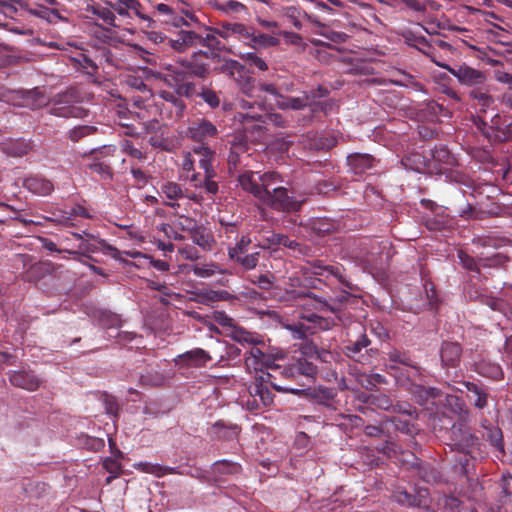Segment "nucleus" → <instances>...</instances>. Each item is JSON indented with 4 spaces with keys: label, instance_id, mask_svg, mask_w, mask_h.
<instances>
[{
    "label": "nucleus",
    "instance_id": "obj_1",
    "mask_svg": "<svg viewBox=\"0 0 512 512\" xmlns=\"http://www.w3.org/2000/svg\"><path fill=\"white\" fill-rule=\"evenodd\" d=\"M267 189L261 203L279 212H296L299 211L302 205L306 202L304 196H295L294 191L289 195L287 187L283 186L284 183L281 175L274 171L273 174L266 176Z\"/></svg>",
    "mask_w": 512,
    "mask_h": 512
},
{
    "label": "nucleus",
    "instance_id": "obj_2",
    "mask_svg": "<svg viewBox=\"0 0 512 512\" xmlns=\"http://www.w3.org/2000/svg\"><path fill=\"white\" fill-rule=\"evenodd\" d=\"M276 375L269 371H261L254 376V380L248 386L249 396L246 400L247 409L259 410L270 406L273 403V394L267 384H270L277 391L297 393L298 390L289 389L276 383Z\"/></svg>",
    "mask_w": 512,
    "mask_h": 512
},
{
    "label": "nucleus",
    "instance_id": "obj_3",
    "mask_svg": "<svg viewBox=\"0 0 512 512\" xmlns=\"http://www.w3.org/2000/svg\"><path fill=\"white\" fill-rule=\"evenodd\" d=\"M473 125L490 143H504L512 140V117L494 114L490 121L481 115H473Z\"/></svg>",
    "mask_w": 512,
    "mask_h": 512
},
{
    "label": "nucleus",
    "instance_id": "obj_4",
    "mask_svg": "<svg viewBox=\"0 0 512 512\" xmlns=\"http://www.w3.org/2000/svg\"><path fill=\"white\" fill-rule=\"evenodd\" d=\"M470 414L468 409L460 407L458 420L450 428V446L452 450L470 454L480 445L479 438L469 426Z\"/></svg>",
    "mask_w": 512,
    "mask_h": 512
},
{
    "label": "nucleus",
    "instance_id": "obj_5",
    "mask_svg": "<svg viewBox=\"0 0 512 512\" xmlns=\"http://www.w3.org/2000/svg\"><path fill=\"white\" fill-rule=\"evenodd\" d=\"M81 96L77 89L70 88L65 92L58 93L52 100L50 113L57 117L70 118L81 117L85 110L75 104L80 102Z\"/></svg>",
    "mask_w": 512,
    "mask_h": 512
},
{
    "label": "nucleus",
    "instance_id": "obj_6",
    "mask_svg": "<svg viewBox=\"0 0 512 512\" xmlns=\"http://www.w3.org/2000/svg\"><path fill=\"white\" fill-rule=\"evenodd\" d=\"M189 78V73L182 66H169L163 81L173 88L178 96L192 98L196 96L197 89L195 83L190 81Z\"/></svg>",
    "mask_w": 512,
    "mask_h": 512
},
{
    "label": "nucleus",
    "instance_id": "obj_7",
    "mask_svg": "<svg viewBox=\"0 0 512 512\" xmlns=\"http://www.w3.org/2000/svg\"><path fill=\"white\" fill-rule=\"evenodd\" d=\"M219 136L217 126L208 119L196 118L192 120L185 131V137L197 144L211 145Z\"/></svg>",
    "mask_w": 512,
    "mask_h": 512
},
{
    "label": "nucleus",
    "instance_id": "obj_8",
    "mask_svg": "<svg viewBox=\"0 0 512 512\" xmlns=\"http://www.w3.org/2000/svg\"><path fill=\"white\" fill-rule=\"evenodd\" d=\"M344 354L360 363H369L378 355V348L371 347V340L366 332H361L355 340H349L343 348Z\"/></svg>",
    "mask_w": 512,
    "mask_h": 512
},
{
    "label": "nucleus",
    "instance_id": "obj_9",
    "mask_svg": "<svg viewBox=\"0 0 512 512\" xmlns=\"http://www.w3.org/2000/svg\"><path fill=\"white\" fill-rule=\"evenodd\" d=\"M237 107L240 109L237 119L244 125L255 122V127L260 128L266 122L267 108L263 102L240 98L237 100Z\"/></svg>",
    "mask_w": 512,
    "mask_h": 512
},
{
    "label": "nucleus",
    "instance_id": "obj_10",
    "mask_svg": "<svg viewBox=\"0 0 512 512\" xmlns=\"http://www.w3.org/2000/svg\"><path fill=\"white\" fill-rule=\"evenodd\" d=\"M274 171H268L265 173L253 172L245 170L238 175V183L241 188L252 194L260 202L262 201L265 193L267 192L266 187V176L273 174Z\"/></svg>",
    "mask_w": 512,
    "mask_h": 512
},
{
    "label": "nucleus",
    "instance_id": "obj_11",
    "mask_svg": "<svg viewBox=\"0 0 512 512\" xmlns=\"http://www.w3.org/2000/svg\"><path fill=\"white\" fill-rule=\"evenodd\" d=\"M438 66L446 69L450 74L457 78L460 84L469 87H483L487 81V75L484 71L472 68L465 64L457 67H451L449 65H442L438 63Z\"/></svg>",
    "mask_w": 512,
    "mask_h": 512
},
{
    "label": "nucleus",
    "instance_id": "obj_12",
    "mask_svg": "<svg viewBox=\"0 0 512 512\" xmlns=\"http://www.w3.org/2000/svg\"><path fill=\"white\" fill-rule=\"evenodd\" d=\"M245 365L248 370L253 369L255 375L260 374L261 371L271 370L274 373H279L281 367L274 363L271 355L263 352L260 348L253 346L245 356Z\"/></svg>",
    "mask_w": 512,
    "mask_h": 512
},
{
    "label": "nucleus",
    "instance_id": "obj_13",
    "mask_svg": "<svg viewBox=\"0 0 512 512\" xmlns=\"http://www.w3.org/2000/svg\"><path fill=\"white\" fill-rule=\"evenodd\" d=\"M222 71L235 80L241 91L248 98H252L254 79L246 74L247 70L244 65L236 60H228L223 64Z\"/></svg>",
    "mask_w": 512,
    "mask_h": 512
},
{
    "label": "nucleus",
    "instance_id": "obj_14",
    "mask_svg": "<svg viewBox=\"0 0 512 512\" xmlns=\"http://www.w3.org/2000/svg\"><path fill=\"white\" fill-rule=\"evenodd\" d=\"M202 57L208 59L211 57V53L199 50L197 52H194L190 58L181 59L178 61V63L180 66L185 68V70L189 73L190 76L205 79L210 72L208 64L201 61Z\"/></svg>",
    "mask_w": 512,
    "mask_h": 512
},
{
    "label": "nucleus",
    "instance_id": "obj_15",
    "mask_svg": "<svg viewBox=\"0 0 512 512\" xmlns=\"http://www.w3.org/2000/svg\"><path fill=\"white\" fill-rule=\"evenodd\" d=\"M462 353V346L458 342H442L439 350L442 368H457L460 364Z\"/></svg>",
    "mask_w": 512,
    "mask_h": 512
},
{
    "label": "nucleus",
    "instance_id": "obj_16",
    "mask_svg": "<svg viewBox=\"0 0 512 512\" xmlns=\"http://www.w3.org/2000/svg\"><path fill=\"white\" fill-rule=\"evenodd\" d=\"M316 373V366L306 358H298L279 371V374L286 378H295L300 375L312 378Z\"/></svg>",
    "mask_w": 512,
    "mask_h": 512
},
{
    "label": "nucleus",
    "instance_id": "obj_17",
    "mask_svg": "<svg viewBox=\"0 0 512 512\" xmlns=\"http://www.w3.org/2000/svg\"><path fill=\"white\" fill-rule=\"evenodd\" d=\"M401 387L405 388L420 405H426L429 401L441 396V391L435 387H425L416 383L401 382Z\"/></svg>",
    "mask_w": 512,
    "mask_h": 512
},
{
    "label": "nucleus",
    "instance_id": "obj_18",
    "mask_svg": "<svg viewBox=\"0 0 512 512\" xmlns=\"http://www.w3.org/2000/svg\"><path fill=\"white\" fill-rule=\"evenodd\" d=\"M462 384L467 390V398L475 408L482 410L488 406L487 386L470 381H464Z\"/></svg>",
    "mask_w": 512,
    "mask_h": 512
},
{
    "label": "nucleus",
    "instance_id": "obj_19",
    "mask_svg": "<svg viewBox=\"0 0 512 512\" xmlns=\"http://www.w3.org/2000/svg\"><path fill=\"white\" fill-rule=\"evenodd\" d=\"M9 380L15 387L35 391L40 386V379L31 371H14L10 374Z\"/></svg>",
    "mask_w": 512,
    "mask_h": 512
},
{
    "label": "nucleus",
    "instance_id": "obj_20",
    "mask_svg": "<svg viewBox=\"0 0 512 512\" xmlns=\"http://www.w3.org/2000/svg\"><path fill=\"white\" fill-rule=\"evenodd\" d=\"M388 368L391 371H394V376L399 386H401V382L408 385V383H414V381L417 379H422V369L419 366L413 364V362H411L410 365L404 369H401L394 364L389 365Z\"/></svg>",
    "mask_w": 512,
    "mask_h": 512
},
{
    "label": "nucleus",
    "instance_id": "obj_21",
    "mask_svg": "<svg viewBox=\"0 0 512 512\" xmlns=\"http://www.w3.org/2000/svg\"><path fill=\"white\" fill-rule=\"evenodd\" d=\"M199 34L195 31L181 30L175 39H168V45L178 52H184L188 48L198 46Z\"/></svg>",
    "mask_w": 512,
    "mask_h": 512
},
{
    "label": "nucleus",
    "instance_id": "obj_22",
    "mask_svg": "<svg viewBox=\"0 0 512 512\" xmlns=\"http://www.w3.org/2000/svg\"><path fill=\"white\" fill-rule=\"evenodd\" d=\"M309 396L313 402L328 409L335 410L337 392L334 388L318 387L310 391Z\"/></svg>",
    "mask_w": 512,
    "mask_h": 512
},
{
    "label": "nucleus",
    "instance_id": "obj_23",
    "mask_svg": "<svg viewBox=\"0 0 512 512\" xmlns=\"http://www.w3.org/2000/svg\"><path fill=\"white\" fill-rule=\"evenodd\" d=\"M376 160L369 154L354 153L347 157V164L355 174H362L374 167Z\"/></svg>",
    "mask_w": 512,
    "mask_h": 512
},
{
    "label": "nucleus",
    "instance_id": "obj_24",
    "mask_svg": "<svg viewBox=\"0 0 512 512\" xmlns=\"http://www.w3.org/2000/svg\"><path fill=\"white\" fill-rule=\"evenodd\" d=\"M474 371L479 375L495 381L503 379L504 373L501 366L493 361L481 359L474 365Z\"/></svg>",
    "mask_w": 512,
    "mask_h": 512
},
{
    "label": "nucleus",
    "instance_id": "obj_25",
    "mask_svg": "<svg viewBox=\"0 0 512 512\" xmlns=\"http://www.w3.org/2000/svg\"><path fill=\"white\" fill-rule=\"evenodd\" d=\"M191 151L199 157V166L204 170V173H210L209 171L214 170L212 163L215 160L216 153L211 145L196 144Z\"/></svg>",
    "mask_w": 512,
    "mask_h": 512
},
{
    "label": "nucleus",
    "instance_id": "obj_26",
    "mask_svg": "<svg viewBox=\"0 0 512 512\" xmlns=\"http://www.w3.org/2000/svg\"><path fill=\"white\" fill-rule=\"evenodd\" d=\"M55 272V265L51 261H43L31 265L25 273V280L37 283L44 277Z\"/></svg>",
    "mask_w": 512,
    "mask_h": 512
},
{
    "label": "nucleus",
    "instance_id": "obj_27",
    "mask_svg": "<svg viewBox=\"0 0 512 512\" xmlns=\"http://www.w3.org/2000/svg\"><path fill=\"white\" fill-rule=\"evenodd\" d=\"M240 432V429L237 425L230 424L226 425L222 421H218L214 423L211 428L209 429V435L212 438L218 439V440H233L236 439L238 434Z\"/></svg>",
    "mask_w": 512,
    "mask_h": 512
},
{
    "label": "nucleus",
    "instance_id": "obj_28",
    "mask_svg": "<svg viewBox=\"0 0 512 512\" xmlns=\"http://www.w3.org/2000/svg\"><path fill=\"white\" fill-rule=\"evenodd\" d=\"M469 97L476 101V106L478 107L477 115L481 116L494 103V98L489 93V89L484 87L472 88L469 92Z\"/></svg>",
    "mask_w": 512,
    "mask_h": 512
},
{
    "label": "nucleus",
    "instance_id": "obj_29",
    "mask_svg": "<svg viewBox=\"0 0 512 512\" xmlns=\"http://www.w3.org/2000/svg\"><path fill=\"white\" fill-rule=\"evenodd\" d=\"M186 221L189 222L190 226L185 228L182 226V230L187 229L191 235V240L194 244L202 247L203 249H209L213 242V238L209 233L205 231L202 227L197 226L192 220L186 218Z\"/></svg>",
    "mask_w": 512,
    "mask_h": 512
},
{
    "label": "nucleus",
    "instance_id": "obj_30",
    "mask_svg": "<svg viewBox=\"0 0 512 512\" xmlns=\"http://www.w3.org/2000/svg\"><path fill=\"white\" fill-rule=\"evenodd\" d=\"M207 33L205 35L199 34V41H197L198 45L207 47L211 50H221L223 45L221 41L217 38L216 34L221 37H227L225 30L219 29L215 30L210 27H205Z\"/></svg>",
    "mask_w": 512,
    "mask_h": 512
},
{
    "label": "nucleus",
    "instance_id": "obj_31",
    "mask_svg": "<svg viewBox=\"0 0 512 512\" xmlns=\"http://www.w3.org/2000/svg\"><path fill=\"white\" fill-rule=\"evenodd\" d=\"M179 358L185 364L195 367L205 366L206 363L211 360V357L208 355V353L201 348H195L193 350L187 351L180 355Z\"/></svg>",
    "mask_w": 512,
    "mask_h": 512
},
{
    "label": "nucleus",
    "instance_id": "obj_32",
    "mask_svg": "<svg viewBox=\"0 0 512 512\" xmlns=\"http://www.w3.org/2000/svg\"><path fill=\"white\" fill-rule=\"evenodd\" d=\"M280 44V39L268 35L265 33H256L255 31L252 34V37L249 42H247V45L251 46L254 49H265L270 47H276Z\"/></svg>",
    "mask_w": 512,
    "mask_h": 512
},
{
    "label": "nucleus",
    "instance_id": "obj_33",
    "mask_svg": "<svg viewBox=\"0 0 512 512\" xmlns=\"http://www.w3.org/2000/svg\"><path fill=\"white\" fill-rule=\"evenodd\" d=\"M309 96L307 93H304L301 97H285L281 94L279 99H277V103L275 104L278 108L286 110H300L308 105Z\"/></svg>",
    "mask_w": 512,
    "mask_h": 512
},
{
    "label": "nucleus",
    "instance_id": "obj_34",
    "mask_svg": "<svg viewBox=\"0 0 512 512\" xmlns=\"http://www.w3.org/2000/svg\"><path fill=\"white\" fill-rule=\"evenodd\" d=\"M363 402L376 409L385 411H391L393 407L392 399L388 395L382 393L364 395Z\"/></svg>",
    "mask_w": 512,
    "mask_h": 512
},
{
    "label": "nucleus",
    "instance_id": "obj_35",
    "mask_svg": "<svg viewBox=\"0 0 512 512\" xmlns=\"http://www.w3.org/2000/svg\"><path fill=\"white\" fill-rule=\"evenodd\" d=\"M22 106L30 109H37L46 103V98L41 90L34 88L22 92Z\"/></svg>",
    "mask_w": 512,
    "mask_h": 512
},
{
    "label": "nucleus",
    "instance_id": "obj_36",
    "mask_svg": "<svg viewBox=\"0 0 512 512\" xmlns=\"http://www.w3.org/2000/svg\"><path fill=\"white\" fill-rule=\"evenodd\" d=\"M376 244L377 243H371L369 250L368 243L366 241L361 242L360 251L355 254V257L360 259V261L365 265H372L380 254V247Z\"/></svg>",
    "mask_w": 512,
    "mask_h": 512
},
{
    "label": "nucleus",
    "instance_id": "obj_37",
    "mask_svg": "<svg viewBox=\"0 0 512 512\" xmlns=\"http://www.w3.org/2000/svg\"><path fill=\"white\" fill-rule=\"evenodd\" d=\"M26 185L30 191L39 195H49L54 189L51 181L40 177L27 179Z\"/></svg>",
    "mask_w": 512,
    "mask_h": 512
},
{
    "label": "nucleus",
    "instance_id": "obj_38",
    "mask_svg": "<svg viewBox=\"0 0 512 512\" xmlns=\"http://www.w3.org/2000/svg\"><path fill=\"white\" fill-rule=\"evenodd\" d=\"M222 28L223 30H225L227 37L229 36L230 33L239 35L240 39L243 40L246 44L250 41L252 34L254 32L253 28L247 27L241 23H224L222 25Z\"/></svg>",
    "mask_w": 512,
    "mask_h": 512
},
{
    "label": "nucleus",
    "instance_id": "obj_39",
    "mask_svg": "<svg viewBox=\"0 0 512 512\" xmlns=\"http://www.w3.org/2000/svg\"><path fill=\"white\" fill-rule=\"evenodd\" d=\"M404 42L411 47L427 54L426 49L430 48L428 40L424 36H417L412 31L405 30L400 33Z\"/></svg>",
    "mask_w": 512,
    "mask_h": 512
},
{
    "label": "nucleus",
    "instance_id": "obj_40",
    "mask_svg": "<svg viewBox=\"0 0 512 512\" xmlns=\"http://www.w3.org/2000/svg\"><path fill=\"white\" fill-rule=\"evenodd\" d=\"M311 268L312 273L315 275H332L340 282L345 283L344 276L338 267L324 265L321 261L315 260L311 263Z\"/></svg>",
    "mask_w": 512,
    "mask_h": 512
},
{
    "label": "nucleus",
    "instance_id": "obj_41",
    "mask_svg": "<svg viewBox=\"0 0 512 512\" xmlns=\"http://www.w3.org/2000/svg\"><path fill=\"white\" fill-rule=\"evenodd\" d=\"M508 257L501 253H494L492 255L480 256V272L484 269H498L505 265Z\"/></svg>",
    "mask_w": 512,
    "mask_h": 512
},
{
    "label": "nucleus",
    "instance_id": "obj_42",
    "mask_svg": "<svg viewBox=\"0 0 512 512\" xmlns=\"http://www.w3.org/2000/svg\"><path fill=\"white\" fill-rule=\"evenodd\" d=\"M281 12H282L283 16H285L292 22L293 26L297 30H301L303 28L301 19L304 18L305 11L302 10L300 7H298V6L281 7Z\"/></svg>",
    "mask_w": 512,
    "mask_h": 512
},
{
    "label": "nucleus",
    "instance_id": "obj_43",
    "mask_svg": "<svg viewBox=\"0 0 512 512\" xmlns=\"http://www.w3.org/2000/svg\"><path fill=\"white\" fill-rule=\"evenodd\" d=\"M138 467L145 473L153 474L157 477L164 476L166 474H175L178 473L177 469L174 467H166L158 464H151L148 462H142L138 464Z\"/></svg>",
    "mask_w": 512,
    "mask_h": 512
},
{
    "label": "nucleus",
    "instance_id": "obj_44",
    "mask_svg": "<svg viewBox=\"0 0 512 512\" xmlns=\"http://www.w3.org/2000/svg\"><path fill=\"white\" fill-rule=\"evenodd\" d=\"M359 382L361 383L362 387L367 390H373L378 385H385L388 383L385 376L379 373L362 374L359 376Z\"/></svg>",
    "mask_w": 512,
    "mask_h": 512
},
{
    "label": "nucleus",
    "instance_id": "obj_45",
    "mask_svg": "<svg viewBox=\"0 0 512 512\" xmlns=\"http://www.w3.org/2000/svg\"><path fill=\"white\" fill-rule=\"evenodd\" d=\"M458 258L460 260V263L464 269L467 271L476 273L477 275H481L480 273V256L478 257H472L466 252L460 250L458 252Z\"/></svg>",
    "mask_w": 512,
    "mask_h": 512
},
{
    "label": "nucleus",
    "instance_id": "obj_46",
    "mask_svg": "<svg viewBox=\"0 0 512 512\" xmlns=\"http://www.w3.org/2000/svg\"><path fill=\"white\" fill-rule=\"evenodd\" d=\"M165 381V377L162 373L157 370L150 369L146 373L141 374L140 383L148 387L161 386Z\"/></svg>",
    "mask_w": 512,
    "mask_h": 512
},
{
    "label": "nucleus",
    "instance_id": "obj_47",
    "mask_svg": "<svg viewBox=\"0 0 512 512\" xmlns=\"http://www.w3.org/2000/svg\"><path fill=\"white\" fill-rule=\"evenodd\" d=\"M241 466L229 460H219L213 463L212 470L218 474H236L240 471Z\"/></svg>",
    "mask_w": 512,
    "mask_h": 512
},
{
    "label": "nucleus",
    "instance_id": "obj_48",
    "mask_svg": "<svg viewBox=\"0 0 512 512\" xmlns=\"http://www.w3.org/2000/svg\"><path fill=\"white\" fill-rule=\"evenodd\" d=\"M161 192L166 196V198L177 201L183 197H185L184 192L181 186L175 182H165L161 186Z\"/></svg>",
    "mask_w": 512,
    "mask_h": 512
},
{
    "label": "nucleus",
    "instance_id": "obj_49",
    "mask_svg": "<svg viewBox=\"0 0 512 512\" xmlns=\"http://www.w3.org/2000/svg\"><path fill=\"white\" fill-rule=\"evenodd\" d=\"M190 270L194 273L195 276L201 278H209L216 272L222 273V270L219 269L218 266L214 263L192 265Z\"/></svg>",
    "mask_w": 512,
    "mask_h": 512
},
{
    "label": "nucleus",
    "instance_id": "obj_50",
    "mask_svg": "<svg viewBox=\"0 0 512 512\" xmlns=\"http://www.w3.org/2000/svg\"><path fill=\"white\" fill-rule=\"evenodd\" d=\"M210 173H205L203 182H200L199 184H195V187H201L204 188L205 191L209 194L215 195L219 191L218 183L214 180V177L216 176L215 170L209 171Z\"/></svg>",
    "mask_w": 512,
    "mask_h": 512
},
{
    "label": "nucleus",
    "instance_id": "obj_51",
    "mask_svg": "<svg viewBox=\"0 0 512 512\" xmlns=\"http://www.w3.org/2000/svg\"><path fill=\"white\" fill-rule=\"evenodd\" d=\"M251 243V239L249 236L243 235L237 241L234 247L228 248V257L230 259H235V257L245 254L248 250V246Z\"/></svg>",
    "mask_w": 512,
    "mask_h": 512
},
{
    "label": "nucleus",
    "instance_id": "obj_52",
    "mask_svg": "<svg viewBox=\"0 0 512 512\" xmlns=\"http://www.w3.org/2000/svg\"><path fill=\"white\" fill-rule=\"evenodd\" d=\"M231 260L241 265L245 270H252L258 264L259 252H254L246 255L242 254L240 256L235 257V259Z\"/></svg>",
    "mask_w": 512,
    "mask_h": 512
},
{
    "label": "nucleus",
    "instance_id": "obj_53",
    "mask_svg": "<svg viewBox=\"0 0 512 512\" xmlns=\"http://www.w3.org/2000/svg\"><path fill=\"white\" fill-rule=\"evenodd\" d=\"M31 149L29 143H26L24 141L14 142L5 145L4 151L11 156L14 157H21L28 153V151Z\"/></svg>",
    "mask_w": 512,
    "mask_h": 512
},
{
    "label": "nucleus",
    "instance_id": "obj_54",
    "mask_svg": "<svg viewBox=\"0 0 512 512\" xmlns=\"http://www.w3.org/2000/svg\"><path fill=\"white\" fill-rule=\"evenodd\" d=\"M487 440L495 449L504 454L503 435L499 428L488 429Z\"/></svg>",
    "mask_w": 512,
    "mask_h": 512
},
{
    "label": "nucleus",
    "instance_id": "obj_55",
    "mask_svg": "<svg viewBox=\"0 0 512 512\" xmlns=\"http://www.w3.org/2000/svg\"><path fill=\"white\" fill-rule=\"evenodd\" d=\"M96 131V127L94 126H88V125H82L78 127H74L69 131V139L73 142H78L83 137L89 136L94 134Z\"/></svg>",
    "mask_w": 512,
    "mask_h": 512
},
{
    "label": "nucleus",
    "instance_id": "obj_56",
    "mask_svg": "<svg viewBox=\"0 0 512 512\" xmlns=\"http://www.w3.org/2000/svg\"><path fill=\"white\" fill-rule=\"evenodd\" d=\"M280 245L287 247L293 251L298 252L300 255H308L310 248L295 240H291L288 236L281 234Z\"/></svg>",
    "mask_w": 512,
    "mask_h": 512
},
{
    "label": "nucleus",
    "instance_id": "obj_57",
    "mask_svg": "<svg viewBox=\"0 0 512 512\" xmlns=\"http://www.w3.org/2000/svg\"><path fill=\"white\" fill-rule=\"evenodd\" d=\"M196 95L200 96L211 108H217L220 105L218 94L210 88L202 87L201 92H197Z\"/></svg>",
    "mask_w": 512,
    "mask_h": 512
},
{
    "label": "nucleus",
    "instance_id": "obj_58",
    "mask_svg": "<svg viewBox=\"0 0 512 512\" xmlns=\"http://www.w3.org/2000/svg\"><path fill=\"white\" fill-rule=\"evenodd\" d=\"M461 501L455 496L443 495L438 499V505L446 512H454L460 507Z\"/></svg>",
    "mask_w": 512,
    "mask_h": 512
},
{
    "label": "nucleus",
    "instance_id": "obj_59",
    "mask_svg": "<svg viewBox=\"0 0 512 512\" xmlns=\"http://www.w3.org/2000/svg\"><path fill=\"white\" fill-rule=\"evenodd\" d=\"M241 58L249 65L255 66L261 71L268 70V65L265 60L258 56L255 52H247L242 54Z\"/></svg>",
    "mask_w": 512,
    "mask_h": 512
},
{
    "label": "nucleus",
    "instance_id": "obj_60",
    "mask_svg": "<svg viewBox=\"0 0 512 512\" xmlns=\"http://www.w3.org/2000/svg\"><path fill=\"white\" fill-rule=\"evenodd\" d=\"M161 97L167 102H171L176 108L177 114L182 115L184 109L186 108V104L184 103L183 100H181V97L178 96L176 92L172 93L168 91H163L161 93Z\"/></svg>",
    "mask_w": 512,
    "mask_h": 512
},
{
    "label": "nucleus",
    "instance_id": "obj_61",
    "mask_svg": "<svg viewBox=\"0 0 512 512\" xmlns=\"http://www.w3.org/2000/svg\"><path fill=\"white\" fill-rule=\"evenodd\" d=\"M99 321L103 327L115 328L121 326V319L118 315L111 312H102Z\"/></svg>",
    "mask_w": 512,
    "mask_h": 512
},
{
    "label": "nucleus",
    "instance_id": "obj_62",
    "mask_svg": "<svg viewBox=\"0 0 512 512\" xmlns=\"http://www.w3.org/2000/svg\"><path fill=\"white\" fill-rule=\"evenodd\" d=\"M388 359L392 363H395V364L398 363V364L403 365L404 368L407 367L408 365H410V363L412 362L408 353L402 352L399 350L390 351L388 353Z\"/></svg>",
    "mask_w": 512,
    "mask_h": 512
},
{
    "label": "nucleus",
    "instance_id": "obj_63",
    "mask_svg": "<svg viewBox=\"0 0 512 512\" xmlns=\"http://www.w3.org/2000/svg\"><path fill=\"white\" fill-rule=\"evenodd\" d=\"M90 10L94 15L100 17L107 24L115 26L114 21L116 17L111 9L105 7H91Z\"/></svg>",
    "mask_w": 512,
    "mask_h": 512
},
{
    "label": "nucleus",
    "instance_id": "obj_64",
    "mask_svg": "<svg viewBox=\"0 0 512 512\" xmlns=\"http://www.w3.org/2000/svg\"><path fill=\"white\" fill-rule=\"evenodd\" d=\"M212 318L219 325L227 328H235L236 323L233 318L228 316L224 311H214Z\"/></svg>",
    "mask_w": 512,
    "mask_h": 512
}]
</instances>
